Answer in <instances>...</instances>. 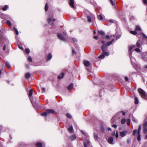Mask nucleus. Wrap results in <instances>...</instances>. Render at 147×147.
I'll list each match as a JSON object with an SVG mask.
<instances>
[{
	"mask_svg": "<svg viewBox=\"0 0 147 147\" xmlns=\"http://www.w3.org/2000/svg\"><path fill=\"white\" fill-rule=\"evenodd\" d=\"M125 81H127L128 80V77L126 76L125 77Z\"/></svg>",
	"mask_w": 147,
	"mask_h": 147,
	"instance_id": "nucleus-59",
	"label": "nucleus"
},
{
	"mask_svg": "<svg viewBox=\"0 0 147 147\" xmlns=\"http://www.w3.org/2000/svg\"><path fill=\"white\" fill-rule=\"evenodd\" d=\"M105 38L107 39H110V37L109 35H106L105 36Z\"/></svg>",
	"mask_w": 147,
	"mask_h": 147,
	"instance_id": "nucleus-50",
	"label": "nucleus"
},
{
	"mask_svg": "<svg viewBox=\"0 0 147 147\" xmlns=\"http://www.w3.org/2000/svg\"><path fill=\"white\" fill-rule=\"evenodd\" d=\"M108 46L106 44H103L101 47V49L103 52L106 51Z\"/></svg>",
	"mask_w": 147,
	"mask_h": 147,
	"instance_id": "nucleus-7",
	"label": "nucleus"
},
{
	"mask_svg": "<svg viewBox=\"0 0 147 147\" xmlns=\"http://www.w3.org/2000/svg\"><path fill=\"white\" fill-rule=\"evenodd\" d=\"M13 29L15 30L16 35H18L19 34V33L17 29L15 27H14Z\"/></svg>",
	"mask_w": 147,
	"mask_h": 147,
	"instance_id": "nucleus-38",
	"label": "nucleus"
},
{
	"mask_svg": "<svg viewBox=\"0 0 147 147\" xmlns=\"http://www.w3.org/2000/svg\"><path fill=\"white\" fill-rule=\"evenodd\" d=\"M143 132L144 134H146L147 133V127L143 129Z\"/></svg>",
	"mask_w": 147,
	"mask_h": 147,
	"instance_id": "nucleus-41",
	"label": "nucleus"
},
{
	"mask_svg": "<svg viewBox=\"0 0 147 147\" xmlns=\"http://www.w3.org/2000/svg\"><path fill=\"white\" fill-rule=\"evenodd\" d=\"M130 32L131 34L134 35H136L137 34L136 31H130Z\"/></svg>",
	"mask_w": 147,
	"mask_h": 147,
	"instance_id": "nucleus-36",
	"label": "nucleus"
},
{
	"mask_svg": "<svg viewBox=\"0 0 147 147\" xmlns=\"http://www.w3.org/2000/svg\"><path fill=\"white\" fill-rule=\"evenodd\" d=\"M143 2L146 4H147V0H143Z\"/></svg>",
	"mask_w": 147,
	"mask_h": 147,
	"instance_id": "nucleus-57",
	"label": "nucleus"
},
{
	"mask_svg": "<svg viewBox=\"0 0 147 147\" xmlns=\"http://www.w3.org/2000/svg\"><path fill=\"white\" fill-rule=\"evenodd\" d=\"M101 131L102 132H103L104 131V129L103 128H101Z\"/></svg>",
	"mask_w": 147,
	"mask_h": 147,
	"instance_id": "nucleus-63",
	"label": "nucleus"
},
{
	"mask_svg": "<svg viewBox=\"0 0 147 147\" xmlns=\"http://www.w3.org/2000/svg\"><path fill=\"white\" fill-rule=\"evenodd\" d=\"M126 121V120L125 118H123L121 119V122L122 124H124Z\"/></svg>",
	"mask_w": 147,
	"mask_h": 147,
	"instance_id": "nucleus-31",
	"label": "nucleus"
},
{
	"mask_svg": "<svg viewBox=\"0 0 147 147\" xmlns=\"http://www.w3.org/2000/svg\"><path fill=\"white\" fill-rule=\"evenodd\" d=\"M8 8V6L7 5H5L3 8V10L4 11L7 10Z\"/></svg>",
	"mask_w": 147,
	"mask_h": 147,
	"instance_id": "nucleus-32",
	"label": "nucleus"
},
{
	"mask_svg": "<svg viewBox=\"0 0 147 147\" xmlns=\"http://www.w3.org/2000/svg\"><path fill=\"white\" fill-rule=\"evenodd\" d=\"M64 74L63 73H61L59 76L58 78L59 79H61L63 78L64 76Z\"/></svg>",
	"mask_w": 147,
	"mask_h": 147,
	"instance_id": "nucleus-23",
	"label": "nucleus"
},
{
	"mask_svg": "<svg viewBox=\"0 0 147 147\" xmlns=\"http://www.w3.org/2000/svg\"><path fill=\"white\" fill-rule=\"evenodd\" d=\"M114 40V39L113 38L111 41L108 42L106 45H107V46L108 47L109 46L112 44V43H113V42Z\"/></svg>",
	"mask_w": 147,
	"mask_h": 147,
	"instance_id": "nucleus-17",
	"label": "nucleus"
},
{
	"mask_svg": "<svg viewBox=\"0 0 147 147\" xmlns=\"http://www.w3.org/2000/svg\"><path fill=\"white\" fill-rule=\"evenodd\" d=\"M57 36L61 40L63 41H65V39L64 37L61 34L59 33H58L57 34Z\"/></svg>",
	"mask_w": 147,
	"mask_h": 147,
	"instance_id": "nucleus-5",
	"label": "nucleus"
},
{
	"mask_svg": "<svg viewBox=\"0 0 147 147\" xmlns=\"http://www.w3.org/2000/svg\"><path fill=\"white\" fill-rule=\"evenodd\" d=\"M147 127V121H145L143 125V129Z\"/></svg>",
	"mask_w": 147,
	"mask_h": 147,
	"instance_id": "nucleus-21",
	"label": "nucleus"
},
{
	"mask_svg": "<svg viewBox=\"0 0 147 147\" xmlns=\"http://www.w3.org/2000/svg\"><path fill=\"white\" fill-rule=\"evenodd\" d=\"M83 63L85 67H88L91 66L90 62L87 60L84 61Z\"/></svg>",
	"mask_w": 147,
	"mask_h": 147,
	"instance_id": "nucleus-6",
	"label": "nucleus"
},
{
	"mask_svg": "<svg viewBox=\"0 0 147 147\" xmlns=\"http://www.w3.org/2000/svg\"><path fill=\"white\" fill-rule=\"evenodd\" d=\"M120 37H121L120 35H117L116 36V40H117V39H118L119 38H120Z\"/></svg>",
	"mask_w": 147,
	"mask_h": 147,
	"instance_id": "nucleus-51",
	"label": "nucleus"
},
{
	"mask_svg": "<svg viewBox=\"0 0 147 147\" xmlns=\"http://www.w3.org/2000/svg\"><path fill=\"white\" fill-rule=\"evenodd\" d=\"M108 130L109 131H111V129L109 127V128H108Z\"/></svg>",
	"mask_w": 147,
	"mask_h": 147,
	"instance_id": "nucleus-64",
	"label": "nucleus"
},
{
	"mask_svg": "<svg viewBox=\"0 0 147 147\" xmlns=\"http://www.w3.org/2000/svg\"><path fill=\"white\" fill-rule=\"evenodd\" d=\"M105 57V56L104 54L103 53L100 55L99 56L98 58L101 59H103Z\"/></svg>",
	"mask_w": 147,
	"mask_h": 147,
	"instance_id": "nucleus-22",
	"label": "nucleus"
},
{
	"mask_svg": "<svg viewBox=\"0 0 147 147\" xmlns=\"http://www.w3.org/2000/svg\"><path fill=\"white\" fill-rule=\"evenodd\" d=\"M72 54L73 55L74 54H76V52L75 51V50H72Z\"/></svg>",
	"mask_w": 147,
	"mask_h": 147,
	"instance_id": "nucleus-60",
	"label": "nucleus"
},
{
	"mask_svg": "<svg viewBox=\"0 0 147 147\" xmlns=\"http://www.w3.org/2000/svg\"><path fill=\"white\" fill-rule=\"evenodd\" d=\"M135 104H138V100L137 98L136 97H135Z\"/></svg>",
	"mask_w": 147,
	"mask_h": 147,
	"instance_id": "nucleus-34",
	"label": "nucleus"
},
{
	"mask_svg": "<svg viewBox=\"0 0 147 147\" xmlns=\"http://www.w3.org/2000/svg\"><path fill=\"white\" fill-rule=\"evenodd\" d=\"M30 52V50L28 49H26L25 50V52L27 53L28 54Z\"/></svg>",
	"mask_w": 147,
	"mask_h": 147,
	"instance_id": "nucleus-44",
	"label": "nucleus"
},
{
	"mask_svg": "<svg viewBox=\"0 0 147 147\" xmlns=\"http://www.w3.org/2000/svg\"><path fill=\"white\" fill-rule=\"evenodd\" d=\"M98 36H96L94 37V38L96 39V40H97L98 39Z\"/></svg>",
	"mask_w": 147,
	"mask_h": 147,
	"instance_id": "nucleus-58",
	"label": "nucleus"
},
{
	"mask_svg": "<svg viewBox=\"0 0 147 147\" xmlns=\"http://www.w3.org/2000/svg\"><path fill=\"white\" fill-rule=\"evenodd\" d=\"M127 131H124L121 132H120V136L121 137H124L127 134Z\"/></svg>",
	"mask_w": 147,
	"mask_h": 147,
	"instance_id": "nucleus-12",
	"label": "nucleus"
},
{
	"mask_svg": "<svg viewBox=\"0 0 147 147\" xmlns=\"http://www.w3.org/2000/svg\"><path fill=\"white\" fill-rule=\"evenodd\" d=\"M33 92L32 90L31 89L30 90L29 93L28 94V96L29 97H31L32 96V94Z\"/></svg>",
	"mask_w": 147,
	"mask_h": 147,
	"instance_id": "nucleus-29",
	"label": "nucleus"
},
{
	"mask_svg": "<svg viewBox=\"0 0 147 147\" xmlns=\"http://www.w3.org/2000/svg\"><path fill=\"white\" fill-rule=\"evenodd\" d=\"M139 48H135V51L138 53H139L141 52V50Z\"/></svg>",
	"mask_w": 147,
	"mask_h": 147,
	"instance_id": "nucleus-30",
	"label": "nucleus"
},
{
	"mask_svg": "<svg viewBox=\"0 0 147 147\" xmlns=\"http://www.w3.org/2000/svg\"><path fill=\"white\" fill-rule=\"evenodd\" d=\"M113 138L112 137H111L108 138V141L109 144H114V143L113 142Z\"/></svg>",
	"mask_w": 147,
	"mask_h": 147,
	"instance_id": "nucleus-10",
	"label": "nucleus"
},
{
	"mask_svg": "<svg viewBox=\"0 0 147 147\" xmlns=\"http://www.w3.org/2000/svg\"><path fill=\"white\" fill-rule=\"evenodd\" d=\"M5 65L9 69L10 67V65L9 62L7 61H6L5 62Z\"/></svg>",
	"mask_w": 147,
	"mask_h": 147,
	"instance_id": "nucleus-26",
	"label": "nucleus"
},
{
	"mask_svg": "<svg viewBox=\"0 0 147 147\" xmlns=\"http://www.w3.org/2000/svg\"><path fill=\"white\" fill-rule=\"evenodd\" d=\"M98 19L99 20H101L103 19V17L100 14L98 16Z\"/></svg>",
	"mask_w": 147,
	"mask_h": 147,
	"instance_id": "nucleus-35",
	"label": "nucleus"
},
{
	"mask_svg": "<svg viewBox=\"0 0 147 147\" xmlns=\"http://www.w3.org/2000/svg\"><path fill=\"white\" fill-rule=\"evenodd\" d=\"M142 36L144 38H147V36L146 35H145L144 34H142Z\"/></svg>",
	"mask_w": 147,
	"mask_h": 147,
	"instance_id": "nucleus-61",
	"label": "nucleus"
},
{
	"mask_svg": "<svg viewBox=\"0 0 147 147\" xmlns=\"http://www.w3.org/2000/svg\"><path fill=\"white\" fill-rule=\"evenodd\" d=\"M55 111L54 110L52 109H47L46 110V111L44 112L41 113V115L43 116H47L48 114L49 113L55 114Z\"/></svg>",
	"mask_w": 147,
	"mask_h": 147,
	"instance_id": "nucleus-2",
	"label": "nucleus"
},
{
	"mask_svg": "<svg viewBox=\"0 0 147 147\" xmlns=\"http://www.w3.org/2000/svg\"><path fill=\"white\" fill-rule=\"evenodd\" d=\"M110 0V1L111 3L112 4V5H115L114 3H113V2L112 0Z\"/></svg>",
	"mask_w": 147,
	"mask_h": 147,
	"instance_id": "nucleus-55",
	"label": "nucleus"
},
{
	"mask_svg": "<svg viewBox=\"0 0 147 147\" xmlns=\"http://www.w3.org/2000/svg\"><path fill=\"white\" fill-rule=\"evenodd\" d=\"M115 137L116 138H117L118 137V133L117 131L116 133Z\"/></svg>",
	"mask_w": 147,
	"mask_h": 147,
	"instance_id": "nucleus-54",
	"label": "nucleus"
},
{
	"mask_svg": "<svg viewBox=\"0 0 147 147\" xmlns=\"http://www.w3.org/2000/svg\"><path fill=\"white\" fill-rule=\"evenodd\" d=\"M48 9V6L47 5V3L45 7V9L46 11H47Z\"/></svg>",
	"mask_w": 147,
	"mask_h": 147,
	"instance_id": "nucleus-43",
	"label": "nucleus"
},
{
	"mask_svg": "<svg viewBox=\"0 0 147 147\" xmlns=\"http://www.w3.org/2000/svg\"><path fill=\"white\" fill-rule=\"evenodd\" d=\"M98 33L102 36H103L105 35V33L102 30L98 31Z\"/></svg>",
	"mask_w": 147,
	"mask_h": 147,
	"instance_id": "nucleus-20",
	"label": "nucleus"
},
{
	"mask_svg": "<svg viewBox=\"0 0 147 147\" xmlns=\"http://www.w3.org/2000/svg\"><path fill=\"white\" fill-rule=\"evenodd\" d=\"M52 55L51 53H49L47 56L46 59L47 61H48L50 60L52 58Z\"/></svg>",
	"mask_w": 147,
	"mask_h": 147,
	"instance_id": "nucleus-11",
	"label": "nucleus"
},
{
	"mask_svg": "<svg viewBox=\"0 0 147 147\" xmlns=\"http://www.w3.org/2000/svg\"><path fill=\"white\" fill-rule=\"evenodd\" d=\"M36 146L37 147H42V144L41 143L38 142L36 143Z\"/></svg>",
	"mask_w": 147,
	"mask_h": 147,
	"instance_id": "nucleus-27",
	"label": "nucleus"
},
{
	"mask_svg": "<svg viewBox=\"0 0 147 147\" xmlns=\"http://www.w3.org/2000/svg\"><path fill=\"white\" fill-rule=\"evenodd\" d=\"M135 29L136 31H140L141 30L140 27L138 25L136 26Z\"/></svg>",
	"mask_w": 147,
	"mask_h": 147,
	"instance_id": "nucleus-25",
	"label": "nucleus"
},
{
	"mask_svg": "<svg viewBox=\"0 0 147 147\" xmlns=\"http://www.w3.org/2000/svg\"><path fill=\"white\" fill-rule=\"evenodd\" d=\"M73 40L75 42H76L77 41V39L76 38H73Z\"/></svg>",
	"mask_w": 147,
	"mask_h": 147,
	"instance_id": "nucleus-56",
	"label": "nucleus"
},
{
	"mask_svg": "<svg viewBox=\"0 0 147 147\" xmlns=\"http://www.w3.org/2000/svg\"><path fill=\"white\" fill-rule=\"evenodd\" d=\"M99 42L101 44H105L106 42V41L104 39H103L102 40H99Z\"/></svg>",
	"mask_w": 147,
	"mask_h": 147,
	"instance_id": "nucleus-16",
	"label": "nucleus"
},
{
	"mask_svg": "<svg viewBox=\"0 0 147 147\" xmlns=\"http://www.w3.org/2000/svg\"><path fill=\"white\" fill-rule=\"evenodd\" d=\"M30 73H27L25 74V77L26 78H28L30 77Z\"/></svg>",
	"mask_w": 147,
	"mask_h": 147,
	"instance_id": "nucleus-18",
	"label": "nucleus"
},
{
	"mask_svg": "<svg viewBox=\"0 0 147 147\" xmlns=\"http://www.w3.org/2000/svg\"><path fill=\"white\" fill-rule=\"evenodd\" d=\"M141 129V126H140L138 131V134H140V131Z\"/></svg>",
	"mask_w": 147,
	"mask_h": 147,
	"instance_id": "nucleus-33",
	"label": "nucleus"
},
{
	"mask_svg": "<svg viewBox=\"0 0 147 147\" xmlns=\"http://www.w3.org/2000/svg\"><path fill=\"white\" fill-rule=\"evenodd\" d=\"M13 29L15 30L16 35H18L19 34V33L17 29L15 27H14Z\"/></svg>",
	"mask_w": 147,
	"mask_h": 147,
	"instance_id": "nucleus-37",
	"label": "nucleus"
},
{
	"mask_svg": "<svg viewBox=\"0 0 147 147\" xmlns=\"http://www.w3.org/2000/svg\"><path fill=\"white\" fill-rule=\"evenodd\" d=\"M5 49H6L5 45L4 46V47H3V50L5 51Z\"/></svg>",
	"mask_w": 147,
	"mask_h": 147,
	"instance_id": "nucleus-62",
	"label": "nucleus"
},
{
	"mask_svg": "<svg viewBox=\"0 0 147 147\" xmlns=\"http://www.w3.org/2000/svg\"><path fill=\"white\" fill-rule=\"evenodd\" d=\"M90 142L89 140H87L86 142H84V145L85 147H87V145H90Z\"/></svg>",
	"mask_w": 147,
	"mask_h": 147,
	"instance_id": "nucleus-14",
	"label": "nucleus"
},
{
	"mask_svg": "<svg viewBox=\"0 0 147 147\" xmlns=\"http://www.w3.org/2000/svg\"><path fill=\"white\" fill-rule=\"evenodd\" d=\"M66 116L68 118H71V115L69 113H67L66 114Z\"/></svg>",
	"mask_w": 147,
	"mask_h": 147,
	"instance_id": "nucleus-45",
	"label": "nucleus"
},
{
	"mask_svg": "<svg viewBox=\"0 0 147 147\" xmlns=\"http://www.w3.org/2000/svg\"><path fill=\"white\" fill-rule=\"evenodd\" d=\"M119 113H122V114L123 115H125V113L123 111H121L120 112H119Z\"/></svg>",
	"mask_w": 147,
	"mask_h": 147,
	"instance_id": "nucleus-52",
	"label": "nucleus"
},
{
	"mask_svg": "<svg viewBox=\"0 0 147 147\" xmlns=\"http://www.w3.org/2000/svg\"><path fill=\"white\" fill-rule=\"evenodd\" d=\"M130 120L129 119H128L127 120V124L128 125H129L130 124Z\"/></svg>",
	"mask_w": 147,
	"mask_h": 147,
	"instance_id": "nucleus-47",
	"label": "nucleus"
},
{
	"mask_svg": "<svg viewBox=\"0 0 147 147\" xmlns=\"http://www.w3.org/2000/svg\"><path fill=\"white\" fill-rule=\"evenodd\" d=\"M137 130L135 129V130L133 132V136H134L137 133Z\"/></svg>",
	"mask_w": 147,
	"mask_h": 147,
	"instance_id": "nucleus-48",
	"label": "nucleus"
},
{
	"mask_svg": "<svg viewBox=\"0 0 147 147\" xmlns=\"http://www.w3.org/2000/svg\"><path fill=\"white\" fill-rule=\"evenodd\" d=\"M138 91L142 98L147 99V94L144 90L141 88H139L138 89Z\"/></svg>",
	"mask_w": 147,
	"mask_h": 147,
	"instance_id": "nucleus-3",
	"label": "nucleus"
},
{
	"mask_svg": "<svg viewBox=\"0 0 147 147\" xmlns=\"http://www.w3.org/2000/svg\"><path fill=\"white\" fill-rule=\"evenodd\" d=\"M137 140L139 142H140L141 140L140 134H138Z\"/></svg>",
	"mask_w": 147,
	"mask_h": 147,
	"instance_id": "nucleus-28",
	"label": "nucleus"
},
{
	"mask_svg": "<svg viewBox=\"0 0 147 147\" xmlns=\"http://www.w3.org/2000/svg\"><path fill=\"white\" fill-rule=\"evenodd\" d=\"M103 53L104 54V55L106 56H108L109 55V53L108 52H106V51L104 52H103Z\"/></svg>",
	"mask_w": 147,
	"mask_h": 147,
	"instance_id": "nucleus-42",
	"label": "nucleus"
},
{
	"mask_svg": "<svg viewBox=\"0 0 147 147\" xmlns=\"http://www.w3.org/2000/svg\"><path fill=\"white\" fill-rule=\"evenodd\" d=\"M74 86V84L71 83L67 87V89L68 90H70L73 88Z\"/></svg>",
	"mask_w": 147,
	"mask_h": 147,
	"instance_id": "nucleus-19",
	"label": "nucleus"
},
{
	"mask_svg": "<svg viewBox=\"0 0 147 147\" xmlns=\"http://www.w3.org/2000/svg\"><path fill=\"white\" fill-rule=\"evenodd\" d=\"M94 16L93 15H92V17H91L90 16H88L87 18L88 21L89 22H92V19H93V18H94Z\"/></svg>",
	"mask_w": 147,
	"mask_h": 147,
	"instance_id": "nucleus-13",
	"label": "nucleus"
},
{
	"mask_svg": "<svg viewBox=\"0 0 147 147\" xmlns=\"http://www.w3.org/2000/svg\"><path fill=\"white\" fill-rule=\"evenodd\" d=\"M94 136L95 140H97L98 138V135L96 134L95 133L94 134Z\"/></svg>",
	"mask_w": 147,
	"mask_h": 147,
	"instance_id": "nucleus-39",
	"label": "nucleus"
},
{
	"mask_svg": "<svg viewBox=\"0 0 147 147\" xmlns=\"http://www.w3.org/2000/svg\"><path fill=\"white\" fill-rule=\"evenodd\" d=\"M68 131L71 133L74 132V130L72 126H71L68 129Z\"/></svg>",
	"mask_w": 147,
	"mask_h": 147,
	"instance_id": "nucleus-15",
	"label": "nucleus"
},
{
	"mask_svg": "<svg viewBox=\"0 0 147 147\" xmlns=\"http://www.w3.org/2000/svg\"><path fill=\"white\" fill-rule=\"evenodd\" d=\"M53 16L52 14L49 16L48 19V22L50 24H52V26L53 25V24H52L51 22H55V19H52Z\"/></svg>",
	"mask_w": 147,
	"mask_h": 147,
	"instance_id": "nucleus-4",
	"label": "nucleus"
},
{
	"mask_svg": "<svg viewBox=\"0 0 147 147\" xmlns=\"http://www.w3.org/2000/svg\"><path fill=\"white\" fill-rule=\"evenodd\" d=\"M112 127L114 128H116L117 127V126L115 124H113L112 125Z\"/></svg>",
	"mask_w": 147,
	"mask_h": 147,
	"instance_id": "nucleus-53",
	"label": "nucleus"
},
{
	"mask_svg": "<svg viewBox=\"0 0 147 147\" xmlns=\"http://www.w3.org/2000/svg\"><path fill=\"white\" fill-rule=\"evenodd\" d=\"M7 24L9 26L11 24V22L9 20H8L7 22Z\"/></svg>",
	"mask_w": 147,
	"mask_h": 147,
	"instance_id": "nucleus-49",
	"label": "nucleus"
},
{
	"mask_svg": "<svg viewBox=\"0 0 147 147\" xmlns=\"http://www.w3.org/2000/svg\"><path fill=\"white\" fill-rule=\"evenodd\" d=\"M28 60L30 62H32V59L30 56H29L28 57Z\"/></svg>",
	"mask_w": 147,
	"mask_h": 147,
	"instance_id": "nucleus-40",
	"label": "nucleus"
},
{
	"mask_svg": "<svg viewBox=\"0 0 147 147\" xmlns=\"http://www.w3.org/2000/svg\"><path fill=\"white\" fill-rule=\"evenodd\" d=\"M70 138L71 141H73L76 139V137L75 135H73L70 137Z\"/></svg>",
	"mask_w": 147,
	"mask_h": 147,
	"instance_id": "nucleus-24",
	"label": "nucleus"
},
{
	"mask_svg": "<svg viewBox=\"0 0 147 147\" xmlns=\"http://www.w3.org/2000/svg\"><path fill=\"white\" fill-rule=\"evenodd\" d=\"M132 120L135 123H138V121L135 118H133Z\"/></svg>",
	"mask_w": 147,
	"mask_h": 147,
	"instance_id": "nucleus-46",
	"label": "nucleus"
},
{
	"mask_svg": "<svg viewBox=\"0 0 147 147\" xmlns=\"http://www.w3.org/2000/svg\"><path fill=\"white\" fill-rule=\"evenodd\" d=\"M142 59L144 61L147 62V53H144L142 55Z\"/></svg>",
	"mask_w": 147,
	"mask_h": 147,
	"instance_id": "nucleus-8",
	"label": "nucleus"
},
{
	"mask_svg": "<svg viewBox=\"0 0 147 147\" xmlns=\"http://www.w3.org/2000/svg\"><path fill=\"white\" fill-rule=\"evenodd\" d=\"M141 42L140 41V40H139L137 41L136 45H131L129 47V54L130 57V58L131 61H132L133 59V58L131 56L132 51L131 50L132 49H135L136 47L140 48L141 46V45L140 44Z\"/></svg>",
	"mask_w": 147,
	"mask_h": 147,
	"instance_id": "nucleus-1",
	"label": "nucleus"
},
{
	"mask_svg": "<svg viewBox=\"0 0 147 147\" xmlns=\"http://www.w3.org/2000/svg\"><path fill=\"white\" fill-rule=\"evenodd\" d=\"M74 0H70L69 4L70 6L73 8H74Z\"/></svg>",
	"mask_w": 147,
	"mask_h": 147,
	"instance_id": "nucleus-9",
	"label": "nucleus"
}]
</instances>
